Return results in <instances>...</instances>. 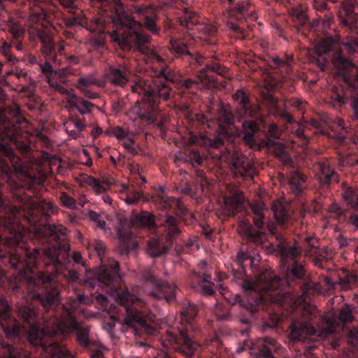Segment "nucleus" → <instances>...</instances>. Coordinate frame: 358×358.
Listing matches in <instances>:
<instances>
[{
	"label": "nucleus",
	"instance_id": "nucleus-25",
	"mask_svg": "<svg viewBox=\"0 0 358 358\" xmlns=\"http://www.w3.org/2000/svg\"><path fill=\"white\" fill-rule=\"evenodd\" d=\"M234 101L241 110V115H252L253 110L250 106L248 94L243 89H239L232 95Z\"/></svg>",
	"mask_w": 358,
	"mask_h": 358
},
{
	"label": "nucleus",
	"instance_id": "nucleus-12",
	"mask_svg": "<svg viewBox=\"0 0 358 358\" xmlns=\"http://www.w3.org/2000/svg\"><path fill=\"white\" fill-rule=\"evenodd\" d=\"M254 213L253 222L257 229H255L253 226L248 222L242 221L240 224L241 231L248 240L255 244H261L264 238V233L262 229L264 228V214L262 208L258 206L252 208Z\"/></svg>",
	"mask_w": 358,
	"mask_h": 358
},
{
	"label": "nucleus",
	"instance_id": "nucleus-22",
	"mask_svg": "<svg viewBox=\"0 0 358 358\" xmlns=\"http://www.w3.org/2000/svg\"><path fill=\"white\" fill-rule=\"evenodd\" d=\"M287 180L289 192L296 196H301L306 189V176L299 171H291Z\"/></svg>",
	"mask_w": 358,
	"mask_h": 358
},
{
	"label": "nucleus",
	"instance_id": "nucleus-50",
	"mask_svg": "<svg viewBox=\"0 0 358 358\" xmlns=\"http://www.w3.org/2000/svg\"><path fill=\"white\" fill-rule=\"evenodd\" d=\"M124 147L132 155H136L138 154V149L134 146V141L129 138L123 143Z\"/></svg>",
	"mask_w": 358,
	"mask_h": 358
},
{
	"label": "nucleus",
	"instance_id": "nucleus-26",
	"mask_svg": "<svg viewBox=\"0 0 358 358\" xmlns=\"http://www.w3.org/2000/svg\"><path fill=\"white\" fill-rule=\"evenodd\" d=\"M185 160L190 163L195 168V173L197 178H201L202 181L206 182V176L205 172L202 169H196L198 166H202L204 163V157L200 153L195 150H191L186 155Z\"/></svg>",
	"mask_w": 358,
	"mask_h": 358
},
{
	"label": "nucleus",
	"instance_id": "nucleus-23",
	"mask_svg": "<svg viewBox=\"0 0 358 358\" xmlns=\"http://www.w3.org/2000/svg\"><path fill=\"white\" fill-rule=\"evenodd\" d=\"M0 358H32V356L22 348L6 343L0 334Z\"/></svg>",
	"mask_w": 358,
	"mask_h": 358
},
{
	"label": "nucleus",
	"instance_id": "nucleus-3",
	"mask_svg": "<svg viewBox=\"0 0 358 358\" xmlns=\"http://www.w3.org/2000/svg\"><path fill=\"white\" fill-rule=\"evenodd\" d=\"M272 210L275 222L268 224L267 228L276 240V252L280 257V265L285 271V278L262 273L255 277L253 283L244 280L243 291H285L295 285L299 286L300 291H320V285L307 277L304 266L299 262L303 251L306 256H315V264L322 267V261L325 257L319 251V240L306 234L299 237L302 246L296 240L293 243L289 241L288 235L293 230L290 212L279 202L273 203Z\"/></svg>",
	"mask_w": 358,
	"mask_h": 358
},
{
	"label": "nucleus",
	"instance_id": "nucleus-51",
	"mask_svg": "<svg viewBox=\"0 0 358 358\" xmlns=\"http://www.w3.org/2000/svg\"><path fill=\"white\" fill-rule=\"evenodd\" d=\"M151 294L154 297H158L162 295L169 303H171L176 300V292H151Z\"/></svg>",
	"mask_w": 358,
	"mask_h": 358
},
{
	"label": "nucleus",
	"instance_id": "nucleus-37",
	"mask_svg": "<svg viewBox=\"0 0 358 358\" xmlns=\"http://www.w3.org/2000/svg\"><path fill=\"white\" fill-rule=\"evenodd\" d=\"M250 3L245 1H238L234 7L231 8L230 12L231 15H236L241 20L249 15Z\"/></svg>",
	"mask_w": 358,
	"mask_h": 358
},
{
	"label": "nucleus",
	"instance_id": "nucleus-20",
	"mask_svg": "<svg viewBox=\"0 0 358 358\" xmlns=\"http://www.w3.org/2000/svg\"><path fill=\"white\" fill-rule=\"evenodd\" d=\"M226 73L227 69L217 62H208L205 64V68L200 71L199 77L204 86L211 87L217 83V78L213 73L224 76Z\"/></svg>",
	"mask_w": 358,
	"mask_h": 358
},
{
	"label": "nucleus",
	"instance_id": "nucleus-27",
	"mask_svg": "<svg viewBox=\"0 0 358 358\" xmlns=\"http://www.w3.org/2000/svg\"><path fill=\"white\" fill-rule=\"evenodd\" d=\"M68 103L72 108H75L80 115L90 113L95 105L82 97L71 94L68 98Z\"/></svg>",
	"mask_w": 358,
	"mask_h": 358
},
{
	"label": "nucleus",
	"instance_id": "nucleus-49",
	"mask_svg": "<svg viewBox=\"0 0 358 358\" xmlns=\"http://www.w3.org/2000/svg\"><path fill=\"white\" fill-rule=\"evenodd\" d=\"M268 135L274 139L280 138L281 131L275 124H271L268 128Z\"/></svg>",
	"mask_w": 358,
	"mask_h": 358
},
{
	"label": "nucleus",
	"instance_id": "nucleus-42",
	"mask_svg": "<svg viewBox=\"0 0 358 358\" xmlns=\"http://www.w3.org/2000/svg\"><path fill=\"white\" fill-rule=\"evenodd\" d=\"M86 182L92 187L96 193L100 194L105 189L101 182L93 176H89L86 180Z\"/></svg>",
	"mask_w": 358,
	"mask_h": 358
},
{
	"label": "nucleus",
	"instance_id": "nucleus-64",
	"mask_svg": "<svg viewBox=\"0 0 358 358\" xmlns=\"http://www.w3.org/2000/svg\"><path fill=\"white\" fill-rule=\"evenodd\" d=\"M327 5L325 2H315L314 3V8L320 11H324L327 9Z\"/></svg>",
	"mask_w": 358,
	"mask_h": 358
},
{
	"label": "nucleus",
	"instance_id": "nucleus-34",
	"mask_svg": "<svg viewBox=\"0 0 358 358\" xmlns=\"http://www.w3.org/2000/svg\"><path fill=\"white\" fill-rule=\"evenodd\" d=\"M178 22L184 28L192 30L195 25L198 24L199 16L196 13L185 8L181 15L178 17Z\"/></svg>",
	"mask_w": 358,
	"mask_h": 358
},
{
	"label": "nucleus",
	"instance_id": "nucleus-59",
	"mask_svg": "<svg viewBox=\"0 0 358 358\" xmlns=\"http://www.w3.org/2000/svg\"><path fill=\"white\" fill-rule=\"evenodd\" d=\"M81 92L85 95V96L91 99H95L99 97L97 93L89 90L88 88L81 90Z\"/></svg>",
	"mask_w": 358,
	"mask_h": 358
},
{
	"label": "nucleus",
	"instance_id": "nucleus-28",
	"mask_svg": "<svg viewBox=\"0 0 358 358\" xmlns=\"http://www.w3.org/2000/svg\"><path fill=\"white\" fill-rule=\"evenodd\" d=\"M65 126L69 135L75 139L80 137V132L86 127L85 123L78 115H71Z\"/></svg>",
	"mask_w": 358,
	"mask_h": 358
},
{
	"label": "nucleus",
	"instance_id": "nucleus-2",
	"mask_svg": "<svg viewBox=\"0 0 358 358\" xmlns=\"http://www.w3.org/2000/svg\"><path fill=\"white\" fill-rule=\"evenodd\" d=\"M134 13L143 20L136 21L124 14L117 12L113 22L115 29L109 33L111 41L122 50H134L143 56V59L150 68V79L137 78L131 85V91L141 96L138 100L137 114L139 118L149 124L162 129L169 117L159 108L160 99L168 100L172 93L169 82L175 83L174 75L166 61L148 44L150 36L143 32V26L153 34L158 35L159 29L156 24V15L153 7L137 6Z\"/></svg>",
	"mask_w": 358,
	"mask_h": 358
},
{
	"label": "nucleus",
	"instance_id": "nucleus-5",
	"mask_svg": "<svg viewBox=\"0 0 358 358\" xmlns=\"http://www.w3.org/2000/svg\"><path fill=\"white\" fill-rule=\"evenodd\" d=\"M234 118L231 107L222 106L217 113V134L213 138H204L203 143L208 147V155L216 166L222 169L224 163L234 174L243 178L252 177L253 166L248 159L241 152L231 150L232 145L229 146L237 133Z\"/></svg>",
	"mask_w": 358,
	"mask_h": 358
},
{
	"label": "nucleus",
	"instance_id": "nucleus-62",
	"mask_svg": "<svg viewBox=\"0 0 358 358\" xmlns=\"http://www.w3.org/2000/svg\"><path fill=\"white\" fill-rule=\"evenodd\" d=\"M330 210L332 213H335L338 217L344 215V210H343L337 204H333L330 207Z\"/></svg>",
	"mask_w": 358,
	"mask_h": 358
},
{
	"label": "nucleus",
	"instance_id": "nucleus-7",
	"mask_svg": "<svg viewBox=\"0 0 358 358\" xmlns=\"http://www.w3.org/2000/svg\"><path fill=\"white\" fill-rule=\"evenodd\" d=\"M92 247L96 252L99 260L100 267L99 270L89 276L85 281V284L92 289L107 288L106 291H129L124 287V283L120 273L119 262L113 258L106 256V249L103 242L94 241Z\"/></svg>",
	"mask_w": 358,
	"mask_h": 358
},
{
	"label": "nucleus",
	"instance_id": "nucleus-47",
	"mask_svg": "<svg viewBox=\"0 0 358 358\" xmlns=\"http://www.w3.org/2000/svg\"><path fill=\"white\" fill-rule=\"evenodd\" d=\"M198 83L191 79L183 80L181 81V88L182 92H190L197 87Z\"/></svg>",
	"mask_w": 358,
	"mask_h": 358
},
{
	"label": "nucleus",
	"instance_id": "nucleus-19",
	"mask_svg": "<svg viewBox=\"0 0 358 358\" xmlns=\"http://www.w3.org/2000/svg\"><path fill=\"white\" fill-rule=\"evenodd\" d=\"M225 273H220L218 275L219 280L216 283L211 280V276L208 274L201 275L196 271H192L191 274V283L192 288L200 289L201 291H215L217 289H222L223 283L222 280L225 277Z\"/></svg>",
	"mask_w": 358,
	"mask_h": 358
},
{
	"label": "nucleus",
	"instance_id": "nucleus-6",
	"mask_svg": "<svg viewBox=\"0 0 358 358\" xmlns=\"http://www.w3.org/2000/svg\"><path fill=\"white\" fill-rule=\"evenodd\" d=\"M113 294L115 303L109 304L102 295L104 306H109V311L118 316H123L124 323L122 329L125 333H131L137 340L143 338V334L152 335L157 331L155 324V316L151 312L143 308L144 302L133 292H110Z\"/></svg>",
	"mask_w": 358,
	"mask_h": 358
},
{
	"label": "nucleus",
	"instance_id": "nucleus-45",
	"mask_svg": "<svg viewBox=\"0 0 358 358\" xmlns=\"http://www.w3.org/2000/svg\"><path fill=\"white\" fill-rule=\"evenodd\" d=\"M51 62H52V61L45 59V62L44 64H40L41 70L42 73L46 76L48 81L49 80V78L52 79V77L54 73L52 66L50 64Z\"/></svg>",
	"mask_w": 358,
	"mask_h": 358
},
{
	"label": "nucleus",
	"instance_id": "nucleus-35",
	"mask_svg": "<svg viewBox=\"0 0 358 358\" xmlns=\"http://www.w3.org/2000/svg\"><path fill=\"white\" fill-rule=\"evenodd\" d=\"M329 127L332 134L329 133V136L334 138L338 143H343L345 139L346 134L344 121L336 118Z\"/></svg>",
	"mask_w": 358,
	"mask_h": 358
},
{
	"label": "nucleus",
	"instance_id": "nucleus-18",
	"mask_svg": "<svg viewBox=\"0 0 358 358\" xmlns=\"http://www.w3.org/2000/svg\"><path fill=\"white\" fill-rule=\"evenodd\" d=\"M315 171V178L324 189H328L332 182H339V175L327 161L317 162Z\"/></svg>",
	"mask_w": 358,
	"mask_h": 358
},
{
	"label": "nucleus",
	"instance_id": "nucleus-38",
	"mask_svg": "<svg viewBox=\"0 0 358 358\" xmlns=\"http://www.w3.org/2000/svg\"><path fill=\"white\" fill-rule=\"evenodd\" d=\"M152 201L155 203L157 208L161 210H166L171 208L173 202V200L164 194V192L162 189L152 197Z\"/></svg>",
	"mask_w": 358,
	"mask_h": 358
},
{
	"label": "nucleus",
	"instance_id": "nucleus-58",
	"mask_svg": "<svg viewBox=\"0 0 358 358\" xmlns=\"http://www.w3.org/2000/svg\"><path fill=\"white\" fill-rule=\"evenodd\" d=\"M180 192L182 194L189 195V196H192L194 194V192L193 189L187 184H185L184 185L181 186L180 187Z\"/></svg>",
	"mask_w": 358,
	"mask_h": 358
},
{
	"label": "nucleus",
	"instance_id": "nucleus-60",
	"mask_svg": "<svg viewBox=\"0 0 358 358\" xmlns=\"http://www.w3.org/2000/svg\"><path fill=\"white\" fill-rule=\"evenodd\" d=\"M349 339H350L352 343H358V328L349 331Z\"/></svg>",
	"mask_w": 358,
	"mask_h": 358
},
{
	"label": "nucleus",
	"instance_id": "nucleus-33",
	"mask_svg": "<svg viewBox=\"0 0 358 358\" xmlns=\"http://www.w3.org/2000/svg\"><path fill=\"white\" fill-rule=\"evenodd\" d=\"M224 210L228 216L235 217L236 215L242 211L243 203L238 196H229L225 198Z\"/></svg>",
	"mask_w": 358,
	"mask_h": 358
},
{
	"label": "nucleus",
	"instance_id": "nucleus-44",
	"mask_svg": "<svg viewBox=\"0 0 358 358\" xmlns=\"http://www.w3.org/2000/svg\"><path fill=\"white\" fill-rule=\"evenodd\" d=\"M94 84V79L90 77H82L78 79L76 85V87L80 91L87 88Z\"/></svg>",
	"mask_w": 358,
	"mask_h": 358
},
{
	"label": "nucleus",
	"instance_id": "nucleus-31",
	"mask_svg": "<svg viewBox=\"0 0 358 358\" xmlns=\"http://www.w3.org/2000/svg\"><path fill=\"white\" fill-rule=\"evenodd\" d=\"M242 126L244 141L250 145L255 144V135L259 130V124L254 120H245Z\"/></svg>",
	"mask_w": 358,
	"mask_h": 358
},
{
	"label": "nucleus",
	"instance_id": "nucleus-57",
	"mask_svg": "<svg viewBox=\"0 0 358 358\" xmlns=\"http://www.w3.org/2000/svg\"><path fill=\"white\" fill-rule=\"evenodd\" d=\"M65 58L71 65H76L80 62V57L76 55H65Z\"/></svg>",
	"mask_w": 358,
	"mask_h": 358
},
{
	"label": "nucleus",
	"instance_id": "nucleus-48",
	"mask_svg": "<svg viewBox=\"0 0 358 358\" xmlns=\"http://www.w3.org/2000/svg\"><path fill=\"white\" fill-rule=\"evenodd\" d=\"M277 155H278L279 159L283 162L285 165H290L292 164V160L290 155L284 149L280 148Z\"/></svg>",
	"mask_w": 358,
	"mask_h": 358
},
{
	"label": "nucleus",
	"instance_id": "nucleus-40",
	"mask_svg": "<svg viewBox=\"0 0 358 358\" xmlns=\"http://www.w3.org/2000/svg\"><path fill=\"white\" fill-rule=\"evenodd\" d=\"M228 28L230 31V34L238 39H245L246 37L245 30L241 27L239 25L229 22L228 24Z\"/></svg>",
	"mask_w": 358,
	"mask_h": 358
},
{
	"label": "nucleus",
	"instance_id": "nucleus-11",
	"mask_svg": "<svg viewBox=\"0 0 358 358\" xmlns=\"http://www.w3.org/2000/svg\"><path fill=\"white\" fill-rule=\"evenodd\" d=\"M182 223L171 215H166L162 223V240L152 238L148 241V253L152 257H157L166 254L173 245L174 241L181 233Z\"/></svg>",
	"mask_w": 358,
	"mask_h": 358
},
{
	"label": "nucleus",
	"instance_id": "nucleus-10",
	"mask_svg": "<svg viewBox=\"0 0 358 358\" xmlns=\"http://www.w3.org/2000/svg\"><path fill=\"white\" fill-rule=\"evenodd\" d=\"M131 227L153 231L157 229L155 217L153 213L143 210L139 213H133L129 222L127 220L120 221V226L117 229L119 245L117 250L122 256L127 255L138 246Z\"/></svg>",
	"mask_w": 358,
	"mask_h": 358
},
{
	"label": "nucleus",
	"instance_id": "nucleus-54",
	"mask_svg": "<svg viewBox=\"0 0 358 358\" xmlns=\"http://www.w3.org/2000/svg\"><path fill=\"white\" fill-rule=\"evenodd\" d=\"M66 74H67L66 70L63 69H59L58 71H54L52 76L54 78L56 77V78H59L60 83H66L67 82Z\"/></svg>",
	"mask_w": 358,
	"mask_h": 358
},
{
	"label": "nucleus",
	"instance_id": "nucleus-16",
	"mask_svg": "<svg viewBox=\"0 0 358 358\" xmlns=\"http://www.w3.org/2000/svg\"><path fill=\"white\" fill-rule=\"evenodd\" d=\"M355 0L345 1L338 10V16L341 23L352 34H358V12H355ZM358 9V7L357 8Z\"/></svg>",
	"mask_w": 358,
	"mask_h": 358
},
{
	"label": "nucleus",
	"instance_id": "nucleus-8",
	"mask_svg": "<svg viewBox=\"0 0 358 358\" xmlns=\"http://www.w3.org/2000/svg\"><path fill=\"white\" fill-rule=\"evenodd\" d=\"M197 308L189 302L182 305L180 311L181 328L177 331H168L162 338L165 348L172 347L187 357H192L200 348V345L192 340V322L197 315Z\"/></svg>",
	"mask_w": 358,
	"mask_h": 358
},
{
	"label": "nucleus",
	"instance_id": "nucleus-21",
	"mask_svg": "<svg viewBox=\"0 0 358 358\" xmlns=\"http://www.w3.org/2000/svg\"><path fill=\"white\" fill-rule=\"evenodd\" d=\"M35 32L41 43L42 54L45 56V59L52 61L53 63H55L57 56L52 37L45 31L41 29H36Z\"/></svg>",
	"mask_w": 358,
	"mask_h": 358
},
{
	"label": "nucleus",
	"instance_id": "nucleus-39",
	"mask_svg": "<svg viewBox=\"0 0 358 358\" xmlns=\"http://www.w3.org/2000/svg\"><path fill=\"white\" fill-rule=\"evenodd\" d=\"M338 284L342 288L348 287L352 289L355 285H358V276L355 273L347 272L343 277L340 278Z\"/></svg>",
	"mask_w": 358,
	"mask_h": 358
},
{
	"label": "nucleus",
	"instance_id": "nucleus-53",
	"mask_svg": "<svg viewBox=\"0 0 358 358\" xmlns=\"http://www.w3.org/2000/svg\"><path fill=\"white\" fill-rule=\"evenodd\" d=\"M350 52L358 51V37L351 36L347 43Z\"/></svg>",
	"mask_w": 358,
	"mask_h": 358
},
{
	"label": "nucleus",
	"instance_id": "nucleus-4",
	"mask_svg": "<svg viewBox=\"0 0 358 358\" xmlns=\"http://www.w3.org/2000/svg\"><path fill=\"white\" fill-rule=\"evenodd\" d=\"M244 299L239 294L231 292H220V295L229 304H239L252 314L266 308L268 300L276 302L281 306H286L290 299V307L295 318L290 325L289 338L293 341L308 343L315 340L330 339L336 337L340 329L352 320L351 310L346 308L341 310L338 317H328L321 314L315 305L307 301L310 292H301L294 299V292H277L276 297L266 294L268 292H244Z\"/></svg>",
	"mask_w": 358,
	"mask_h": 358
},
{
	"label": "nucleus",
	"instance_id": "nucleus-9",
	"mask_svg": "<svg viewBox=\"0 0 358 358\" xmlns=\"http://www.w3.org/2000/svg\"><path fill=\"white\" fill-rule=\"evenodd\" d=\"M308 60L322 71L327 69L331 62L338 74L343 77L354 67L352 62L343 55L341 48L333 43L331 38H321L315 50L309 53Z\"/></svg>",
	"mask_w": 358,
	"mask_h": 358
},
{
	"label": "nucleus",
	"instance_id": "nucleus-36",
	"mask_svg": "<svg viewBox=\"0 0 358 358\" xmlns=\"http://www.w3.org/2000/svg\"><path fill=\"white\" fill-rule=\"evenodd\" d=\"M341 195L348 206L358 211V193L357 190L348 187L343 190Z\"/></svg>",
	"mask_w": 358,
	"mask_h": 358
},
{
	"label": "nucleus",
	"instance_id": "nucleus-43",
	"mask_svg": "<svg viewBox=\"0 0 358 358\" xmlns=\"http://www.w3.org/2000/svg\"><path fill=\"white\" fill-rule=\"evenodd\" d=\"M59 199L61 203L64 206L72 209L76 208V200L73 197L68 195L66 193L62 192L60 195Z\"/></svg>",
	"mask_w": 358,
	"mask_h": 358
},
{
	"label": "nucleus",
	"instance_id": "nucleus-29",
	"mask_svg": "<svg viewBox=\"0 0 358 358\" xmlns=\"http://www.w3.org/2000/svg\"><path fill=\"white\" fill-rule=\"evenodd\" d=\"M143 279L145 283L158 288L159 291H176V289L175 284L158 279L150 271H145L143 273Z\"/></svg>",
	"mask_w": 358,
	"mask_h": 358
},
{
	"label": "nucleus",
	"instance_id": "nucleus-55",
	"mask_svg": "<svg viewBox=\"0 0 358 358\" xmlns=\"http://www.w3.org/2000/svg\"><path fill=\"white\" fill-rule=\"evenodd\" d=\"M113 134L120 140L124 139L127 137L126 131L120 127H116L113 130Z\"/></svg>",
	"mask_w": 358,
	"mask_h": 358
},
{
	"label": "nucleus",
	"instance_id": "nucleus-32",
	"mask_svg": "<svg viewBox=\"0 0 358 358\" xmlns=\"http://www.w3.org/2000/svg\"><path fill=\"white\" fill-rule=\"evenodd\" d=\"M121 194L122 196H125L124 201L128 205H136L143 198V192L136 189L134 186L124 185Z\"/></svg>",
	"mask_w": 358,
	"mask_h": 358
},
{
	"label": "nucleus",
	"instance_id": "nucleus-41",
	"mask_svg": "<svg viewBox=\"0 0 358 358\" xmlns=\"http://www.w3.org/2000/svg\"><path fill=\"white\" fill-rule=\"evenodd\" d=\"M88 217L96 224V227H99L101 229H105L106 224L101 215L95 211L90 210L88 213Z\"/></svg>",
	"mask_w": 358,
	"mask_h": 358
},
{
	"label": "nucleus",
	"instance_id": "nucleus-15",
	"mask_svg": "<svg viewBox=\"0 0 358 358\" xmlns=\"http://www.w3.org/2000/svg\"><path fill=\"white\" fill-rule=\"evenodd\" d=\"M169 50L176 57L185 59L189 63L195 62L198 64H201L204 62V58L190 48L183 40L171 39Z\"/></svg>",
	"mask_w": 358,
	"mask_h": 358
},
{
	"label": "nucleus",
	"instance_id": "nucleus-61",
	"mask_svg": "<svg viewBox=\"0 0 358 358\" xmlns=\"http://www.w3.org/2000/svg\"><path fill=\"white\" fill-rule=\"evenodd\" d=\"M213 233V230L210 227H208V226H207V227L203 226L202 227L201 234L206 238L211 239Z\"/></svg>",
	"mask_w": 358,
	"mask_h": 358
},
{
	"label": "nucleus",
	"instance_id": "nucleus-30",
	"mask_svg": "<svg viewBox=\"0 0 358 358\" xmlns=\"http://www.w3.org/2000/svg\"><path fill=\"white\" fill-rule=\"evenodd\" d=\"M294 58L292 55L286 56L285 58L278 57H273L269 61V66L273 69H278L282 76L289 75L292 71V64Z\"/></svg>",
	"mask_w": 358,
	"mask_h": 358
},
{
	"label": "nucleus",
	"instance_id": "nucleus-52",
	"mask_svg": "<svg viewBox=\"0 0 358 358\" xmlns=\"http://www.w3.org/2000/svg\"><path fill=\"white\" fill-rule=\"evenodd\" d=\"M59 1L63 7L70 9L69 12L73 14L74 13L73 10H78L74 0H59Z\"/></svg>",
	"mask_w": 358,
	"mask_h": 358
},
{
	"label": "nucleus",
	"instance_id": "nucleus-17",
	"mask_svg": "<svg viewBox=\"0 0 358 358\" xmlns=\"http://www.w3.org/2000/svg\"><path fill=\"white\" fill-rule=\"evenodd\" d=\"M355 91L356 89L352 85H350L348 90L334 86L331 90V98L333 103L338 106L345 105L350 99L355 115L358 119V93Z\"/></svg>",
	"mask_w": 358,
	"mask_h": 358
},
{
	"label": "nucleus",
	"instance_id": "nucleus-24",
	"mask_svg": "<svg viewBox=\"0 0 358 358\" xmlns=\"http://www.w3.org/2000/svg\"><path fill=\"white\" fill-rule=\"evenodd\" d=\"M7 27L9 33L15 41V42H13V46L19 51L22 50L23 45L21 41L25 34V29L23 24L14 18H9L7 22Z\"/></svg>",
	"mask_w": 358,
	"mask_h": 358
},
{
	"label": "nucleus",
	"instance_id": "nucleus-1",
	"mask_svg": "<svg viewBox=\"0 0 358 358\" xmlns=\"http://www.w3.org/2000/svg\"><path fill=\"white\" fill-rule=\"evenodd\" d=\"M33 293V297L38 299L44 309L47 311L52 310V315L55 317L54 327L52 329L41 327L37 320L36 310L27 306L20 310L24 321L22 325L11 316V308L8 301L0 297V325L7 338L27 341L45 358H75L71 352L59 342L61 338L74 332L78 345L90 351V358H105L100 349V343L90 335V327L78 322L74 317L76 310H83L80 305L86 303L83 295L69 297L65 303H62L60 292H44V295H41L40 292Z\"/></svg>",
	"mask_w": 358,
	"mask_h": 358
},
{
	"label": "nucleus",
	"instance_id": "nucleus-46",
	"mask_svg": "<svg viewBox=\"0 0 358 358\" xmlns=\"http://www.w3.org/2000/svg\"><path fill=\"white\" fill-rule=\"evenodd\" d=\"M48 84L55 91L62 94H66L69 96L71 94L67 89L62 86L57 80H54V79L49 78Z\"/></svg>",
	"mask_w": 358,
	"mask_h": 358
},
{
	"label": "nucleus",
	"instance_id": "nucleus-14",
	"mask_svg": "<svg viewBox=\"0 0 358 358\" xmlns=\"http://www.w3.org/2000/svg\"><path fill=\"white\" fill-rule=\"evenodd\" d=\"M245 346L248 347L250 353L257 358H276L273 352L279 349L275 340L269 337L259 338L255 342H251L250 345L245 344Z\"/></svg>",
	"mask_w": 358,
	"mask_h": 358
},
{
	"label": "nucleus",
	"instance_id": "nucleus-13",
	"mask_svg": "<svg viewBox=\"0 0 358 358\" xmlns=\"http://www.w3.org/2000/svg\"><path fill=\"white\" fill-rule=\"evenodd\" d=\"M131 73L128 64L123 61L122 63L108 65L105 70V77L108 83L123 88L128 83Z\"/></svg>",
	"mask_w": 358,
	"mask_h": 358
},
{
	"label": "nucleus",
	"instance_id": "nucleus-56",
	"mask_svg": "<svg viewBox=\"0 0 358 358\" xmlns=\"http://www.w3.org/2000/svg\"><path fill=\"white\" fill-rule=\"evenodd\" d=\"M66 24L69 27H73L78 24H80V19L78 16H70L65 19Z\"/></svg>",
	"mask_w": 358,
	"mask_h": 358
},
{
	"label": "nucleus",
	"instance_id": "nucleus-63",
	"mask_svg": "<svg viewBox=\"0 0 358 358\" xmlns=\"http://www.w3.org/2000/svg\"><path fill=\"white\" fill-rule=\"evenodd\" d=\"M215 314L217 315V317L220 320H226L229 317V311L228 310L225 309L223 313H220V309L217 308L215 310Z\"/></svg>",
	"mask_w": 358,
	"mask_h": 358
}]
</instances>
